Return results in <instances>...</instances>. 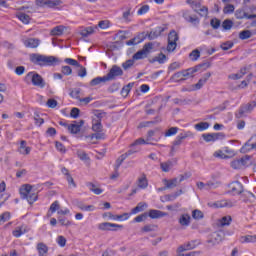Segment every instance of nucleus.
Here are the masks:
<instances>
[{
    "label": "nucleus",
    "instance_id": "58",
    "mask_svg": "<svg viewBox=\"0 0 256 256\" xmlns=\"http://www.w3.org/2000/svg\"><path fill=\"white\" fill-rule=\"evenodd\" d=\"M133 65H135V60L132 58L122 63V68L124 71H127V69H131Z\"/></svg>",
    "mask_w": 256,
    "mask_h": 256
},
{
    "label": "nucleus",
    "instance_id": "47",
    "mask_svg": "<svg viewBox=\"0 0 256 256\" xmlns=\"http://www.w3.org/2000/svg\"><path fill=\"white\" fill-rule=\"evenodd\" d=\"M194 129H196V131H206V129H209V123L200 122L198 124H195Z\"/></svg>",
    "mask_w": 256,
    "mask_h": 256
},
{
    "label": "nucleus",
    "instance_id": "7",
    "mask_svg": "<svg viewBox=\"0 0 256 256\" xmlns=\"http://www.w3.org/2000/svg\"><path fill=\"white\" fill-rule=\"evenodd\" d=\"M178 41H179V34H177L175 30L170 31V33L168 34V45H167V51H169V53L177 49Z\"/></svg>",
    "mask_w": 256,
    "mask_h": 256
},
{
    "label": "nucleus",
    "instance_id": "30",
    "mask_svg": "<svg viewBox=\"0 0 256 256\" xmlns=\"http://www.w3.org/2000/svg\"><path fill=\"white\" fill-rule=\"evenodd\" d=\"M252 149H256V143H251V140H248L241 148L240 152L249 153Z\"/></svg>",
    "mask_w": 256,
    "mask_h": 256
},
{
    "label": "nucleus",
    "instance_id": "49",
    "mask_svg": "<svg viewBox=\"0 0 256 256\" xmlns=\"http://www.w3.org/2000/svg\"><path fill=\"white\" fill-rule=\"evenodd\" d=\"M159 131V128H156V129H154V130H149L148 132H147V136H146V141H148V143H149V141H157L155 138H153V137H155V134L157 133Z\"/></svg>",
    "mask_w": 256,
    "mask_h": 256
},
{
    "label": "nucleus",
    "instance_id": "33",
    "mask_svg": "<svg viewBox=\"0 0 256 256\" xmlns=\"http://www.w3.org/2000/svg\"><path fill=\"white\" fill-rule=\"evenodd\" d=\"M149 207V205L145 202H140L137 204V206L135 208L132 209V213L135 215L137 213H141V211H145V209H147Z\"/></svg>",
    "mask_w": 256,
    "mask_h": 256
},
{
    "label": "nucleus",
    "instance_id": "31",
    "mask_svg": "<svg viewBox=\"0 0 256 256\" xmlns=\"http://www.w3.org/2000/svg\"><path fill=\"white\" fill-rule=\"evenodd\" d=\"M165 61H167V56L161 52L157 56H155L153 59H151L150 63H159L160 65H163Z\"/></svg>",
    "mask_w": 256,
    "mask_h": 256
},
{
    "label": "nucleus",
    "instance_id": "63",
    "mask_svg": "<svg viewBox=\"0 0 256 256\" xmlns=\"http://www.w3.org/2000/svg\"><path fill=\"white\" fill-rule=\"evenodd\" d=\"M210 25L211 27H213L214 29H218L219 27H221V20L217 19V18H213L210 21Z\"/></svg>",
    "mask_w": 256,
    "mask_h": 256
},
{
    "label": "nucleus",
    "instance_id": "21",
    "mask_svg": "<svg viewBox=\"0 0 256 256\" xmlns=\"http://www.w3.org/2000/svg\"><path fill=\"white\" fill-rule=\"evenodd\" d=\"M209 206L214 207L215 209L223 208V207H234L235 204L231 201L222 200L220 202L208 203Z\"/></svg>",
    "mask_w": 256,
    "mask_h": 256
},
{
    "label": "nucleus",
    "instance_id": "54",
    "mask_svg": "<svg viewBox=\"0 0 256 256\" xmlns=\"http://www.w3.org/2000/svg\"><path fill=\"white\" fill-rule=\"evenodd\" d=\"M103 117H105V112L101 111V110H95L94 111V118L93 121H99L101 122V119H103Z\"/></svg>",
    "mask_w": 256,
    "mask_h": 256
},
{
    "label": "nucleus",
    "instance_id": "29",
    "mask_svg": "<svg viewBox=\"0 0 256 256\" xmlns=\"http://www.w3.org/2000/svg\"><path fill=\"white\" fill-rule=\"evenodd\" d=\"M64 31H65V26L59 25V26L54 27L51 30L50 35H52V37H61V35H63Z\"/></svg>",
    "mask_w": 256,
    "mask_h": 256
},
{
    "label": "nucleus",
    "instance_id": "57",
    "mask_svg": "<svg viewBox=\"0 0 256 256\" xmlns=\"http://www.w3.org/2000/svg\"><path fill=\"white\" fill-rule=\"evenodd\" d=\"M177 131H179L178 127H171L165 132L164 137H173V135H177Z\"/></svg>",
    "mask_w": 256,
    "mask_h": 256
},
{
    "label": "nucleus",
    "instance_id": "34",
    "mask_svg": "<svg viewBox=\"0 0 256 256\" xmlns=\"http://www.w3.org/2000/svg\"><path fill=\"white\" fill-rule=\"evenodd\" d=\"M170 79L171 81H174V83H182V81H185V78L183 77V70L174 73Z\"/></svg>",
    "mask_w": 256,
    "mask_h": 256
},
{
    "label": "nucleus",
    "instance_id": "55",
    "mask_svg": "<svg viewBox=\"0 0 256 256\" xmlns=\"http://www.w3.org/2000/svg\"><path fill=\"white\" fill-rule=\"evenodd\" d=\"M223 13L225 15H230L231 13H235V6L233 4H227L223 9Z\"/></svg>",
    "mask_w": 256,
    "mask_h": 256
},
{
    "label": "nucleus",
    "instance_id": "23",
    "mask_svg": "<svg viewBox=\"0 0 256 256\" xmlns=\"http://www.w3.org/2000/svg\"><path fill=\"white\" fill-rule=\"evenodd\" d=\"M105 215H106V217H109V219H113V221H125V220L129 219L128 213H124L122 215H113V213L108 212Z\"/></svg>",
    "mask_w": 256,
    "mask_h": 256
},
{
    "label": "nucleus",
    "instance_id": "36",
    "mask_svg": "<svg viewBox=\"0 0 256 256\" xmlns=\"http://www.w3.org/2000/svg\"><path fill=\"white\" fill-rule=\"evenodd\" d=\"M107 76L103 77H96L90 81L91 87H95L97 85H100V83H107Z\"/></svg>",
    "mask_w": 256,
    "mask_h": 256
},
{
    "label": "nucleus",
    "instance_id": "62",
    "mask_svg": "<svg viewBox=\"0 0 256 256\" xmlns=\"http://www.w3.org/2000/svg\"><path fill=\"white\" fill-rule=\"evenodd\" d=\"M187 22L191 23L194 27H198L201 20H199V17L197 16H191Z\"/></svg>",
    "mask_w": 256,
    "mask_h": 256
},
{
    "label": "nucleus",
    "instance_id": "3",
    "mask_svg": "<svg viewBox=\"0 0 256 256\" xmlns=\"http://www.w3.org/2000/svg\"><path fill=\"white\" fill-rule=\"evenodd\" d=\"M209 67H211L210 62H203L201 64L196 65L195 67L182 70V76L185 80L190 79L191 77H194L195 73H197V71H199L200 69H203V71H205L209 69Z\"/></svg>",
    "mask_w": 256,
    "mask_h": 256
},
{
    "label": "nucleus",
    "instance_id": "25",
    "mask_svg": "<svg viewBox=\"0 0 256 256\" xmlns=\"http://www.w3.org/2000/svg\"><path fill=\"white\" fill-rule=\"evenodd\" d=\"M148 217H150V219H161V217H167V213L161 210H150Z\"/></svg>",
    "mask_w": 256,
    "mask_h": 256
},
{
    "label": "nucleus",
    "instance_id": "44",
    "mask_svg": "<svg viewBox=\"0 0 256 256\" xmlns=\"http://www.w3.org/2000/svg\"><path fill=\"white\" fill-rule=\"evenodd\" d=\"M180 195H183V190H179L173 194H167L165 196L166 201H175V199H177V197H179Z\"/></svg>",
    "mask_w": 256,
    "mask_h": 256
},
{
    "label": "nucleus",
    "instance_id": "10",
    "mask_svg": "<svg viewBox=\"0 0 256 256\" xmlns=\"http://www.w3.org/2000/svg\"><path fill=\"white\" fill-rule=\"evenodd\" d=\"M123 75V69L117 65H113L108 74L106 75L107 81H113L116 77Z\"/></svg>",
    "mask_w": 256,
    "mask_h": 256
},
{
    "label": "nucleus",
    "instance_id": "16",
    "mask_svg": "<svg viewBox=\"0 0 256 256\" xmlns=\"http://www.w3.org/2000/svg\"><path fill=\"white\" fill-rule=\"evenodd\" d=\"M188 137H193V134L191 131L180 133L176 137V139L173 141V145L176 147H179V145H181L183 143V141H185V139H187Z\"/></svg>",
    "mask_w": 256,
    "mask_h": 256
},
{
    "label": "nucleus",
    "instance_id": "40",
    "mask_svg": "<svg viewBox=\"0 0 256 256\" xmlns=\"http://www.w3.org/2000/svg\"><path fill=\"white\" fill-rule=\"evenodd\" d=\"M223 31H231L233 29V21L231 19H226L222 22Z\"/></svg>",
    "mask_w": 256,
    "mask_h": 256
},
{
    "label": "nucleus",
    "instance_id": "2",
    "mask_svg": "<svg viewBox=\"0 0 256 256\" xmlns=\"http://www.w3.org/2000/svg\"><path fill=\"white\" fill-rule=\"evenodd\" d=\"M19 191L21 199H26L29 205H33L38 199L37 194L33 192V186L30 184L22 185Z\"/></svg>",
    "mask_w": 256,
    "mask_h": 256
},
{
    "label": "nucleus",
    "instance_id": "35",
    "mask_svg": "<svg viewBox=\"0 0 256 256\" xmlns=\"http://www.w3.org/2000/svg\"><path fill=\"white\" fill-rule=\"evenodd\" d=\"M186 3L190 5V7L195 11V13H199V9H201V3L197 2V0H186Z\"/></svg>",
    "mask_w": 256,
    "mask_h": 256
},
{
    "label": "nucleus",
    "instance_id": "52",
    "mask_svg": "<svg viewBox=\"0 0 256 256\" xmlns=\"http://www.w3.org/2000/svg\"><path fill=\"white\" fill-rule=\"evenodd\" d=\"M126 156L124 154H122L120 157L117 158L114 169L115 171H119V167H121V165H123V161H125Z\"/></svg>",
    "mask_w": 256,
    "mask_h": 256
},
{
    "label": "nucleus",
    "instance_id": "11",
    "mask_svg": "<svg viewBox=\"0 0 256 256\" xmlns=\"http://www.w3.org/2000/svg\"><path fill=\"white\" fill-rule=\"evenodd\" d=\"M202 138L206 143H211L219 139H225V134L223 132L202 134Z\"/></svg>",
    "mask_w": 256,
    "mask_h": 256
},
{
    "label": "nucleus",
    "instance_id": "41",
    "mask_svg": "<svg viewBox=\"0 0 256 256\" xmlns=\"http://www.w3.org/2000/svg\"><path fill=\"white\" fill-rule=\"evenodd\" d=\"M70 97H72V99H77L78 101H80L81 99V89L80 88H74L72 90H70L69 93Z\"/></svg>",
    "mask_w": 256,
    "mask_h": 256
},
{
    "label": "nucleus",
    "instance_id": "4",
    "mask_svg": "<svg viewBox=\"0 0 256 256\" xmlns=\"http://www.w3.org/2000/svg\"><path fill=\"white\" fill-rule=\"evenodd\" d=\"M256 107V101H251L247 104H243L240 106L238 111L235 113L236 119H243V117H247L249 113L253 112V109Z\"/></svg>",
    "mask_w": 256,
    "mask_h": 256
},
{
    "label": "nucleus",
    "instance_id": "48",
    "mask_svg": "<svg viewBox=\"0 0 256 256\" xmlns=\"http://www.w3.org/2000/svg\"><path fill=\"white\" fill-rule=\"evenodd\" d=\"M242 243H256V235H246L241 238Z\"/></svg>",
    "mask_w": 256,
    "mask_h": 256
},
{
    "label": "nucleus",
    "instance_id": "12",
    "mask_svg": "<svg viewBox=\"0 0 256 256\" xmlns=\"http://www.w3.org/2000/svg\"><path fill=\"white\" fill-rule=\"evenodd\" d=\"M229 193H232L233 195H241L245 191L243 188V184L239 181H234L229 184Z\"/></svg>",
    "mask_w": 256,
    "mask_h": 256
},
{
    "label": "nucleus",
    "instance_id": "39",
    "mask_svg": "<svg viewBox=\"0 0 256 256\" xmlns=\"http://www.w3.org/2000/svg\"><path fill=\"white\" fill-rule=\"evenodd\" d=\"M19 21H22L24 23V25H29V23L31 22V17H29V15L23 13V12H20L18 15H17Z\"/></svg>",
    "mask_w": 256,
    "mask_h": 256
},
{
    "label": "nucleus",
    "instance_id": "9",
    "mask_svg": "<svg viewBox=\"0 0 256 256\" xmlns=\"http://www.w3.org/2000/svg\"><path fill=\"white\" fill-rule=\"evenodd\" d=\"M31 76L32 85H34L35 87H40L41 89L45 87V80H43V77L41 75H39L37 72L28 73V77Z\"/></svg>",
    "mask_w": 256,
    "mask_h": 256
},
{
    "label": "nucleus",
    "instance_id": "45",
    "mask_svg": "<svg viewBox=\"0 0 256 256\" xmlns=\"http://www.w3.org/2000/svg\"><path fill=\"white\" fill-rule=\"evenodd\" d=\"M77 208L81 209V211H94L95 210V206H93V205H85L82 202H78L77 203Z\"/></svg>",
    "mask_w": 256,
    "mask_h": 256
},
{
    "label": "nucleus",
    "instance_id": "22",
    "mask_svg": "<svg viewBox=\"0 0 256 256\" xmlns=\"http://www.w3.org/2000/svg\"><path fill=\"white\" fill-rule=\"evenodd\" d=\"M211 77V72L205 73L202 78L199 79V81L195 84V89L198 91L209 81Z\"/></svg>",
    "mask_w": 256,
    "mask_h": 256
},
{
    "label": "nucleus",
    "instance_id": "43",
    "mask_svg": "<svg viewBox=\"0 0 256 256\" xmlns=\"http://www.w3.org/2000/svg\"><path fill=\"white\" fill-rule=\"evenodd\" d=\"M134 85L135 83H129L128 85L124 86L121 90L122 97H127V95H129V93L131 92V89H133Z\"/></svg>",
    "mask_w": 256,
    "mask_h": 256
},
{
    "label": "nucleus",
    "instance_id": "59",
    "mask_svg": "<svg viewBox=\"0 0 256 256\" xmlns=\"http://www.w3.org/2000/svg\"><path fill=\"white\" fill-rule=\"evenodd\" d=\"M189 57L191 61H197V59L201 57V52L198 49H195L189 54Z\"/></svg>",
    "mask_w": 256,
    "mask_h": 256
},
{
    "label": "nucleus",
    "instance_id": "50",
    "mask_svg": "<svg viewBox=\"0 0 256 256\" xmlns=\"http://www.w3.org/2000/svg\"><path fill=\"white\" fill-rule=\"evenodd\" d=\"M156 229H157V225H155V224H148V225H145L141 229V231H142V233H151L153 231H156Z\"/></svg>",
    "mask_w": 256,
    "mask_h": 256
},
{
    "label": "nucleus",
    "instance_id": "6",
    "mask_svg": "<svg viewBox=\"0 0 256 256\" xmlns=\"http://www.w3.org/2000/svg\"><path fill=\"white\" fill-rule=\"evenodd\" d=\"M201 245V241L199 239L188 241L187 243L180 245L177 248V253H184V251H193V249H197Z\"/></svg>",
    "mask_w": 256,
    "mask_h": 256
},
{
    "label": "nucleus",
    "instance_id": "26",
    "mask_svg": "<svg viewBox=\"0 0 256 256\" xmlns=\"http://www.w3.org/2000/svg\"><path fill=\"white\" fill-rule=\"evenodd\" d=\"M179 223L182 227H189L191 225V216L189 214H182L179 218Z\"/></svg>",
    "mask_w": 256,
    "mask_h": 256
},
{
    "label": "nucleus",
    "instance_id": "60",
    "mask_svg": "<svg viewBox=\"0 0 256 256\" xmlns=\"http://www.w3.org/2000/svg\"><path fill=\"white\" fill-rule=\"evenodd\" d=\"M34 121H35V125H43L45 123V120L43 118H41V116L39 115V112H35L34 113Z\"/></svg>",
    "mask_w": 256,
    "mask_h": 256
},
{
    "label": "nucleus",
    "instance_id": "61",
    "mask_svg": "<svg viewBox=\"0 0 256 256\" xmlns=\"http://www.w3.org/2000/svg\"><path fill=\"white\" fill-rule=\"evenodd\" d=\"M25 233H27V231L23 229V227H18L16 230L12 232V235L14 237H21V235H25Z\"/></svg>",
    "mask_w": 256,
    "mask_h": 256
},
{
    "label": "nucleus",
    "instance_id": "51",
    "mask_svg": "<svg viewBox=\"0 0 256 256\" xmlns=\"http://www.w3.org/2000/svg\"><path fill=\"white\" fill-rule=\"evenodd\" d=\"M231 221H233L231 216H224L220 219V225H221V227L229 226V225H231Z\"/></svg>",
    "mask_w": 256,
    "mask_h": 256
},
{
    "label": "nucleus",
    "instance_id": "32",
    "mask_svg": "<svg viewBox=\"0 0 256 256\" xmlns=\"http://www.w3.org/2000/svg\"><path fill=\"white\" fill-rule=\"evenodd\" d=\"M138 187L139 189H147V187H149V181L147 180V176L145 174L138 178Z\"/></svg>",
    "mask_w": 256,
    "mask_h": 256
},
{
    "label": "nucleus",
    "instance_id": "18",
    "mask_svg": "<svg viewBox=\"0 0 256 256\" xmlns=\"http://www.w3.org/2000/svg\"><path fill=\"white\" fill-rule=\"evenodd\" d=\"M165 29L166 28L163 26H158L154 30L150 31V33L147 34L149 41H153L157 39V37H160L161 33H163Z\"/></svg>",
    "mask_w": 256,
    "mask_h": 256
},
{
    "label": "nucleus",
    "instance_id": "37",
    "mask_svg": "<svg viewBox=\"0 0 256 256\" xmlns=\"http://www.w3.org/2000/svg\"><path fill=\"white\" fill-rule=\"evenodd\" d=\"M86 186L88 187V189L90 191H92V193H94L95 195H101V193H103V189L101 188H97L95 186V184H93L92 182H87Z\"/></svg>",
    "mask_w": 256,
    "mask_h": 256
},
{
    "label": "nucleus",
    "instance_id": "53",
    "mask_svg": "<svg viewBox=\"0 0 256 256\" xmlns=\"http://www.w3.org/2000/svg\"><path fill=\"white\" fill-rule=\"evenodd\" d=\"M137 145H154V144L143 138H139L134 143L131 144V147H135Z\"/></svg>",
    "mask_w": 256,
    "mask_h": 256
},
{
    "label": "nucleus",
    "instance_id": "27",
    "mask_svg": "<svg viewBox=\"0 0 256 256\" xmlns=\"http://www.w3.org/2000/svg\"><path fill=\"white\" fill-rule=\"evenodd\" d=\"M164 185H166V189H175L179 185V180L177 178H173L170 180L164 179Z\"/></svg>",
    "mask_w": 256,
    "mask_h": 256
},
{
    "label": "nucleus",
    "instance_id": "56",
    "mask_svg": "<svg viewBox=\"0 0 256 256\" xmlns=\"http://www.w3.org/2000/svg\"><path fill=\"white\" fill-rule=\"evenodd\" d=\"M221 185L220 182L217 181H209L206 183V191H209V189H217Z\"/></svg>",
    "mask_w": 256,
    "mask_h": 256
},
{
    "label": "nucleus",
    "instance_id": "28",
    "mask_svg": "<svg viewBox=\"0 0 256 256\" xmlns=\"http://www.w3.org/2000/svg\"><path fill=\"white\" fill-rule=\"evenodd\" d=\"M98 29V26H89V27H86L85 29L81 30L80 32V35L82 37H89V35H93V33L95 31H97Z\"/></svg>",
    "mask_w": 256,
    "mask_h": 256
},
{
    "label": "nucleus",
    "instance_id": "46",
    "mask_svg": "<svg viewBox=\"0 0 256 256\" xmlns=\"http://www.w3.org/2000/svg\"><path fill=\"white\" fill-rule=\"evenodd\" d=\"M160 167L162 171H164V173H169V171H171V167H173V162L171 161L162 162L160 164Z\"/></svg>",
    "mask_w": 256,
    "mask_h": 256
},
{
    "label": "nucleus",
    "instance_id": "13",
    "mask_svg": "<svg viewBox=\"0 0 256 256\" xmlns=\"http://www.w3.org/2000/svg\"><path fill=\"white\" fill-rule=\"evenodd\" d=\"M98 229L100 231H117V229H123V225L103 222L98 225Z\"/></svg>",
    "mask_w": 256,
    "mask_h": 256
},
{
    "label": "nucleus",
    "instance_id": "1",
    "mask_svg": "<svg viewBox=\"0 0 256 256\" xmlns=\"http://www.w3.org/2000/svg\"><path fill=\"white\" fill-rule=\"evenodd\" d=\"M30 61L40 67H55V65L61 63V60L55 56H45L42 54H32Z\"/></svg>",
    "mask_w": 256,
    "mask_h": 256
},
{
    "label": "nucleus",
    "instance_id": "8",
    "mask_svg": "<svg viewBox=\"0 0 256 256\" xmlns=\"http://www.w3.org/2000/svg\"><path fill=\"white\" fill-rule=\"evenodd\" d=\"M249 165H251V156L249 155L231 162L232 169H243V167H247Z\"/></svg>",
    "mask_w": 256,
    "mask_h": 256
},
{
    "label": "nucleus",
    "instance_id": "5",
    "mask_svg": "<svg viewBox=\"0 0 256 256\" xmlns=\"http://www.w3.org/2000/svg\"><path fill=\"white\" fill-rule=\"evenodd\" d=\"M151 49H153V42H148L144 44L143 48L132 56L133 61L146 59L147 55L151 53Z\"/></svg>",
    "mask_w": 256,
    "mask_h": 256
},
{
    "label": "nucleus",
    "instance_id": "20",
    "mask_svg": "<svg viewBox=\"0 0 256 256\" xmlns=\"http://www.w3.org/2000/svg\"><path fill=\"white\" fill-rule=\"evenodd\" d=\"M236 19H256V14H248L243 9H237L235 11Z\"/></svg>",
    "mask_w": 256,
    "mask_h": 256
},
{
    "label": "nucleus",
    "instance_id": "19",
    "mask_svg": "<svg viewBox=\"0 0 256 256\" xmlns=\"http://www.w3.org/2000/svg\"><path fill=\"white\" fill-rule=\"evenodd\" d=\"M23 43L28 49H37L41 43V40H39V38H28L24 40Z\"/></svg>",
    "mask_w": 256,
    "mask_h": 256
},
{
    "label": "nucleus",
    "instance_id": "24",
    "mask_svg": "<svg viewBox=\"0 0 256 256\" xmlns=\"http://www.w3.org/2000/svg\"><path fill=\"white\" fill-rule=\"evenodd\" d=\"M18 152L20 153V155H29V153H31V147L27 146V141L22 140L20 142Z\"/></svg>",
    "mask_w": 256,
    "mask_h": 256
},
{
    "label": "nucleus",
    "instance_id": "14",
    "mask_svg": "<svg viewBox=\"0 0 256 256\" xmlns=\"http://www.w3.org/2000/svg\"><path fill=\"white\" fill-rule=\"evenodd\" d=\"M223 241V236L219 232H213L208 236L207 243L211 245V247H215V245H219Z\"/></svg>",
    "mask_w": 256,
    "mask_h": 256
},
{
    "label": "nucleus",
    "instance_id": "64",
    "mask_svg": "<svg viewBox=\"0 0 256 256\" xmlns=\"http://www.w3.org/2000/svg\"><path fill=\"white\" fill-rule=\"evenodd\" d=\"M192 217L193 219L199 220V219H203L204 215H203V212H201V210H194L192 212Z\"/></svg>",
    "mask_w": 256,
    "mask_h": 256
},
{
    "label": "nucleus",
    "instance_id": "38",
    "mask_svg": "<svg viewBox=\"0 0 256 256\" xmlns=\"http://www.w3.org/2000/svg\"><path fill=\"white\" fill-rule=\"evenodd\" d=\"M251 37H253V32H251V30H242L239 33V39H241V41L251 39Z\"/></svg>",
    "mask_w": 256,
    "mask_h": 256
},
{
    "label": "nucleus",
    "instance_id": "42",
    "mask_svg": "<svg viewBox=\"0 0 256 256\" xmlns=\"http://www.w3.org/2000/svg\"><path fill=\"white\" fill-rule=\"evenodd\" d=\"M92 131L94 132H101L103 131V124L99 122V120H92Z\"/></svg>",
    "mask_w": 256,
    "mask_h": 256
},
{
    "label": "nucleus",
    "instance_id": "17",
    "mask_svg": "<svg viewBox=\"0 0 256 256\" xmlns=\"http://www.w3.org/2000/svg\"><path fill=\"white\" fill-rule=\"evenodd\" d=\"M85 125V121L84 120H80L77 124V121H74L73 124H70L68 126V131H70V133H72V135H77V133L81 132V126Z\"/></svg>",
    "mask_w": 256,
    "mask_h": 256
},
{
    "label": "nucleus",
    "instance_id": "15",
    "mask_svg": "<svg viewBox=\"0 0 256 256\" xmlns=\"http://www.w3.org/2000/svg\"><path fill=\"white\" fill-rule=\"evenodd\" d=\"M147 39V34L145 32L137 34L134 38L126 41V45L131 47V45H139V43H143L144 40Z\"/></svg>",
    "mask_w": 256,
    "mask_h": 256
}]
</instances>
